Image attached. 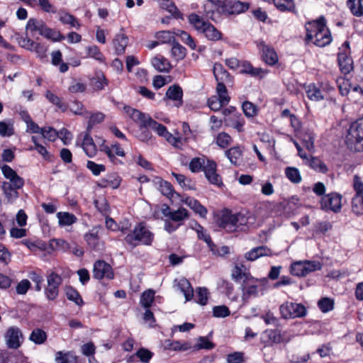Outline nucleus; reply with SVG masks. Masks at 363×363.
Returning a JSON list of instances; mask_svg holds the SVG:
<instances>
[{
	"label": "nucleus",
	"mask_w": 363,
	"mask_h": 363,
	"mask_svg": "<svg viewBox=\"0 0 363 363\" xmlns=\"http://www.w3.org/2000/svg\"><path fill=\"white\" fill-rule=\"evenodd\" d=\"M189 21L197 31L201 33L203 32V30H204L209 23L208 22L203 21L202 18L195 13H191L189 16Z\"/></svg>",
	"instance_id": "obj_41"
},
{
	"label": "nucleus",
	"mask_w": 363,
	"mask_h": 363,
	"mask_svg": "<svg viewBox=\"0 0 363 363\" xmlns=\"http://www.w3.org/2000/svg\"><path fill=\"white\" fill-rule=\"evenodd\" d=\"M251 277L248 269L242 264H235L232 269L231 277L235 282L242 284L243 281H246Z\"/></svg>",
	"instance_id": "obj_21"
},
{
	"label": "nucleus",
	"mask_w": 363,
	"mask_h": 363,
	"mask_svg": "<svg viewBox=\"0 0 363 363\" xmlns=\"http://www.w3.org/2000/svg\"><path fill=\"white\" fill-rule=\"evenodd\" d=\"M46 281L47 285L44 290L45 295L48 300L53 301L59 295V288L63 279L60 275L52 272L47 276Z\"/></svg>",
	"instance_id": "obj_9"
},
{
	"label": "nucleus",
	"mask_w": 363,
	"mask_h": 363,
	"mask_svg": "<svg viewBox=\"0 0 363 363\" xmlns=\"http://www.w3.org/2000/svg\"><path fill=\"white\" fill-rule=\"evenodd\" d=\"M345 143L351 150L356 152L363 150V118L351 124L346 135Z\"/></svg>",
	"instance_id": "obj_4"
},
{
	"label": "nucleus",
	"mask_w": 363,
	"mask_h": 363,
	"mask_svg": "<svg viewBox=\"0 0 363 363\" xmlns=\"http://www.w3.org/2000/svg\"><path fill=\"white\" fill-rule=\"evenodd\" d=\"M203 172L208 181L217 186L222 184L221 177L216 173V163L213 160H206Z\"/></svg>",
	"instance_id": "obj_18"
},
{
	"label": "nucleus",
	"mask_w": 363,
	"mask_h": 363,
	"mask_svg": "<svg viewBox=\"0 0 363 363\" xmlns=\"http://www.w3.org/2000/svg\"><path fill=\"white\" fill-rule=\"evenodd\" d=\"M177 288L184 294L186 301H190L194 297V289L186 278H180L175 281Z\"/></svg>",
	"instance_id": "obj_26"
},
{
	"label": "nucleus",
	"mask_w": 363,
	"mask_h": 363,
	"mask_svg": "<svg viewBox=\"0 0 363 363\" xmlns=\"http://www.w3.org/2000/svg\"><path fill=\"white\" fill-rule=\"evenodd\" d=\"M321 268L322 264L318 261H297L291 264L290 272L296 277H304Z\"/></svg>",
	"instance_id": "obj_7"
},
{
	"label": "nucleus",
	"mask_w": 363,
	"mask_h": 363,
	"mask_svg": "<svg viewBox=\"0 0 363 363\" xmlns=\"http://www.w3.org/2000/svg\"><path fill=\"white\" fill-rule=\"evenodd\" d=\"M258 46L262 51L263 60L267 64L274 65L278 62V56L272 48H269L264 42H260Z\"/></svg>",
	"instance_id": "obj_22"
},
{
	"label": "nucleus",
	"mask_w": 363,
	"mask_h": 363,
	"mask_svg": "<svg viewBox=\"0 0 363 363\" xmlns=\"http://www.w3.org/2000/svg\"><path fill=\"white\" fill-rule=\"evenodd\" d=\"M108 155L110 160L115 162L116 156L124 157L125 152L118 143L111 145V147L104 146L102 149Z\"/></svg>",
	"instance_id": "obj_33"
},
{
	"label": "nucleus",
	"mask_w": 363,
	"mask_h": 363,
	"mask_svg": "<svg viewBox=\"0 0 363 363\" xmlns=\"http://www.w3.org/2000/svg\"><path fill=\"white\" fill-rule=\"evenodd\" d=\"M121 179L116 174L108 175L106 178L101 179L102 187H111L113 189H117L121 184Z\"/></svg>",
	"instance_id": "obj_47"
},
{
	"label": "nucleus",
	"mask_w": 363,
	"mask_h": 363,
	"mask_svg": "<svg viewBox=\"0 0 363 363\" xmlns=\"http://www.w3.org/2000/svg\"><path fill=\"white\" fill-rule=\"evenodd\" d=\"M154 234L143 223L137 225L134 230L125 237V242L133 247L140 244L150 245Z\"/></svg>",
	"instance_id": "obj_5"
},
{
	"label": "nucleus",
	"mask_w": 363,
	"mask_h": 363,
	"mask_svg": "<svg viewBox=\"0 0 363 363\" xmlns=\"http://www.w3.org/2000/svg\"><path fill=\"white\" fill-rule=\"evenodd\" d=\"M274 6L281 11H291L295 9L294 0H273Z\"/></svg>",
	"instance_id": "obj_57"
},
{
	"label": "nucleus",
	"mask_w": 363,
	"mask_h": 363,
	"mask_svg": "<svg viewBox=\"0 0 363 363\" xmlns=\"http://www.w3.org/2000/svg\"><path fill=\"white\" fill-rule=\"evenodd\" d=\"M165 349L174 352H186L191 350V343L189 341L168 340L165 345Z\"/></svg>",
	"instance_id": "obj_27"
},
{
	"label": "nucleus",
	"mask_w": 363,
	"mask_h": 363,
	"mask_svg": "<svg viewBox=\"0 0 363 363\" xmlns=\"http://www.w3.org/2000/svg\"><path fill=\"white\" fill-rule=\"evenodd\" d=\"M202 33L205 35L206 38L213 41L218 40L221 39L222 37V33L210 23L207 25L205 29L203 30Z\"/></svg>",
	"instance_id": "obj_42"
},
{
	"label": "nucleus",
	"mask_w": 363,
	"mask_h": 363,
	"mask_svg": "<svg viewBox=\"0 0 363 363\" xmlns=\"http://www.w3.org/2000/svg\"><path fill=\"white\" fill-rule=\"evenodd\" d=\"M104 118L105 115L101 112L91 113L89 117L86 131L90 132L94 125L101 123Z\"/></svg>",
	"instance_id": "obj_61"
},
{
	"label": "nucleus",
	"mask_w": 363,
	"mask_h": 363,
	"mask_svg": "<svg viewBox=\"0 0 363 363\" xmlns=\"http://www.w3.org/2000/svg\"><path fill=\"white\" fill-rule=\"evenodd\" d=\"M175 35L177 36H179L181 38L182 41L188 46H189V48L191 50L196 49V43L194 39L188 33L184 30H178L177 32H175Z\"/></svg>",
	"instance_id": "obj_62"
},
{
	"label": "nucleus",
	"mask_w": 363,
	"mask_h": 363,
	"mask_svg": "<svg viewBox=\"0 0 363 363\" xmlns=\"http://www.w3.org/2000/svg\"><path fill=\"white\" fill-rule=\"evenodd\" d=\"M165 216L169 217L173 221L182 222L184 220L187 219L189 214L186 208L182 207L176 211H169Z\"/></svg>",
	"instance_id": "obj_40"
},
{
	"label": "nucleus",
	"mask_w": 363,
	"mask_h": 363,
	"mask_svg": "<svg viewBox=\"0 0 363 363\" xmlns=\"http://www.w3.org/2000/svg\"><path fill=\"white\" fill-rule=\"evenodd\" d=\"M337 61L341 72L344 74L350 73L353 69V61L350 57V48L348 41L344 42L339 48Z\"/></svg>",
	"instance_id": "obj_11"
},
{
	"label": "nucleus",
	"mask_w": 363,
	"mask_h": 363,
	"mask_svg": "<svg viewBox=\"0 0 363 363\" xmlns=\"http://www.w3.org/2000/svg\"><path fill=\"white\" fill-rule=\"evenodd\" d=\"M76 359L77 357L72 352L59 351L55 353V360L57 363H72Z\"/></svg>",
	"instance_id": "obj_46"
},
{
	"label": "nucleus",
	"mask_w": 363,
	"mask_h": 363,
	"mask_svg": "<svg viewBox=\"0 0 363 363\" xmlns=\"http://www.w3.org/2000/svg\"><path fill=\"white\" fill-rule=\"evenodd\" d=\"M332 91H333V87L328 84H321L319 86L315 84H311L306 88L308 98L315 101L323 100Z\"/></svg>",
	"instance_id": "obj_12"
},
{
	"label": "nucleus",
	"mask_w": 363,
	"mask_h": 363,
	"mask_svg": "<svg viewBox=\"0 0 363 363\" xmlns=\"http://www.w3.org/2000/svg\"><path fill=\"white\" fill-rule=\"evenodd\" d=\"M282 318L294 319L305 317L307 314L306 308L301 303L286 301L279 307Z\"/></svg>",
	"instance_id": "obj_6"
},
{
	"label": "nucleus",
	"mask_w": 363,
	"mask_h": 363,
	"mask_svg": "<svg viewBox=\"0 0 363 363\" xmlns=\"http://www.w3.org/2000/svg\"><path fill=\"white\" fill-rule=\"evenodd\" d=\"M320 206L322 209L337 213L342 208V196L337 193L328 194L322 197Z\"/></svg>",
	"instance_id": "obj_13"
},
{
	"label": "nucleus",
	"mask_w": 363,
	"mask_h": 363,
	"mask_svg": "<svg viewBox=\"0 0 363 363\" xmlns=\"http://www.w3.org/2000/svg\"><path fill=\"white\" fill-rule=\"evenodd\" d=\"M240 72L251 75L252 77H263L267 71L261 67H254L249 62L243 61L240 63Z\"/></svg>",
	"instance_id": "obj_25"
},
{
	"label": "nucleus",
	"mask_w": 363,
	"mask_h": 363,
	"mask_svg": "<svg viewBox=\"0 0 363 363\" xmlns=\"http://www.w3.org/2000/svg\"><path fill=\"white\" fill-rule=\"evenodd\" d=\"M152 64L160 72H169L171 69V65L168 60L161 55L155 57L152 60Z\"/></svg>",
	"instance_id": "obj_38"
},
{
	"label": "nucleus",
	"mask_w": 363,
	"mask_h": 363,
	"mask_svg": "<svg viewBox=\"0 0 363 363\" xmlns=\"http://www.w3.org/2000/svg\"><path fill=\"white\" fill-rule=\"evenodd\" d=\"M272 252L267 246H259L252 248L245 254V258L248 261H255L263 256H272Z\"/></svg>",
	"instance_id": "obj_20"
},
{
	"label": "nucleus",
	"mask_w": 363,
	"mask_h": 363,
	"mask_svg": "<svg viewBox=\"0 0 363 363\" xmlns=\"http://www.w3.org/2000/svg\"><path fill=\"white\" fill-rule=\"evenodd\" d=\"M304 147L310 152L314 150V135L312 132L307 131L301 136Z\"/></svg>",
	"instance_id": "obj_63"
},
{
	"label": "nucleus",
	"mask_w": 363,
	"mask_h": 363,
	"mask_svg": "<svg viewBox=\"0 0 363 363\" xmlns=\"http://www.w3.org/2000/svg\"><path fill=\"white\" fill-rule=\"evenodd\" d=\"M155 298V291L152 289L145 291L140 296V303L145 308H149Z\"/></svg>",
	"instance_id": "obj_56"
},
{
	"label": "nucleus",
	"mask_w": 363,
	"mask_h": 363,
	"mask_svg": "<svg viewBox=\"0 0 363 363\" xmlns=\"http://www.w3.org/2000/svg\"><path fill=\"white\" fill-rule=\"evenodd\" d=\"M208 299V289L204 287H199L196 289V302L201 306H205Z\"/></svg>",
	"instance_id": "obj_60"
},
{
	"label": "nucleus",
	"mask_w": 363,
	"mask_h": 363,
	"mask_svg": "<svg viewBox=\"0 0 363 363\" xmlns=\"http://www.w3.org/2000/svg\"><path fill=\"white\" fill-rule=\"evenodd\" d=\"M227 125L235 128L238 132L241 133L245 130V119L239 113H233L229 118L225 120Z\"/></svg>",
	"instance_id": "obj_30"
},
{
	"label": "nucleus",
	"mask_w": 363,
	"mask_h": 363,
	"mask_svg": "<svg viewBox=\"0 0 363 363\" xmlns=\"http://www.w3.org/2000/svg\"><path fill=\"white\" fill-rule=\"evenodd\" d=\"M158 2L162 9L167 10L173 16L177 18H182L181 13L172 0H158Z\"/></svg>",
	"instance_id": "obj_45"
},
{
	"label": "nucleus",
	"mask_w": 363,
	"mask_h": 363,
	"mask_svg": "<svg viewBox=\"0 0 363 363\" xmlns=\"http://www.w3.org/2000/svg\"><path fill=\"white\" fill-rule=\"evenodd\" d=\"M181 201L188 206L195 213L199 215L200 217L206 218L208 214L207 208L203 206L199 201L190 196H182Z\"/></svg>",
	"instance_id": "obj_19"
},
{
	"label": "nucleus",
	"mask_w": 363,
	"mask_h": 363,
	"mask_svg": "<svg viewBox=\"0 0 363 363\" xmlns=\"http://www.w3.org/2000/svg\"><path fill=\"white\" fill-rule=\"evenodd\" d=\"M260 281L258 279L251 277L246 281H243L240 286L242 291V301L246 303L250 298L258 296Z\"/></svg>",
	"instance_id": "obj_10"
},
{
	"label": "nucleus",
	"mask_w": 363,
	"mask_h": 363,
	"mask_svg": "<svg viewBox=\"0 0 363 363\" xmlns=\"http://www.w3.org/2000/svg\"><path fill=\"white\" fill-rule=\"evenodd\" d=\"M250 4L238 0H225L220 13L230 16L238 15L248 10Z\"/></svg>",
	"instance_id": "obj_15"
},
{
	"label": "nucleus",
	"mask_w": 363,
	"mask_h": 363,
	"mask_svg": "<svg viewBox=\"0 0 363 363\" xmlns=\"http://www.w3.org/2000/svg\"><path fill=\"white\" fill-rule=\"evenodd\" d=\"M45 26L46 24L43 21L30 18L27 22L26 29L27 32H30L32 36L34 35L35 33H38L41 35Z\"/></svg>",
	"instance_id": "obj_29"
},
{
	"label": "nucleus",
	"mask_w": 363,
	"mask_h": 363,
	"mask_svg": "<svg viewBox=\"0 0 363 363\" xmlns=\"http://www.w3.org/2000/svg\"><path fill=\"white\" fill-rule=\"evenodd\" d=\"M249 217L242 213H233L229 209H223L217 215V224L228 232H235L248 223Z\"/></svg>",
	"instance_id": "obj_3"
},
{
	"label": "nucleus",
	"mask_w": 363,
	"mask_h": 363,
	"mask_svg": "<svg viewBox=\"0 0 363 363\" xmlns=\"http://www.w3.org/2000/svg\"><path fill=\"white\" fill-rule=\"evenodd\" d=\"M262 342L266 345L281 342V335L279 331L276 330H267L262 335Z\"/></svg>",
	"instance_id": "obj_31"
},
{
	"label": "nucleus",
	"mask_w": 363,
	"mask_h": 363,
	"mask_svg": "<svg viewBox=\"0 0 363 363\" xmlns=\"http://www.w3.org/2000/svg\"><path fill=\"white\" fill-rule=\"evenodd\" d=\"M93 277L96 279H113L114 273L112 267L104 260H97L94 264Z\"/></svg>",
	"instance_id": "obj_16"
},
{
	"label": "nucleus",
	"mask_w": 363,
	"mask_h": 363,
	"mask_svg": "<svg viewBox=\"0 0 363 363\" xmlns=\"http://www.w3.org/2000/svg\"><path fill=\"white\" fill-rule=\"evenodd\" d=\"M1 188L9 202L11 203L18 197V189L21 188L10 186L8 184H2Z\"/></svg>",
	"instance_id": "obj_49"
},
{
	"label": "nucleus",
	"mask_w": 363,
	"mask_h": 363,
	"mask_svg": "<svg viewBox=\"0 0 363 363\" xmlns=\"http://www.w3.org/2000/svg\"><path fill=\"white\" fill-rule=\"evenodd\" d=\"M172 176L176 179L178 184L184 190H195L196 189L195 184L191 181V179H189L184 175L172 172Z\"/></svg>",
	"instance_id": "obj_44"
},
{
	"label": "nucleus",
	"mask_w": 363,
	"mask_h": 363,
	"mask_svg": "<svg viewBox=\"0 0 363 363\" xmlns=\"http://www.w3.org/2000/svg\"><path fill=\"white\" fill-rule=\"evenodd\" d=\"M1 172L4 177L8 179L2 184H8L14 188H22L24 185V180L9 165L4 164L1 167Z\"/></svg>",
	"instance_id": "obj_17"
},
{
	"label": "nucleus",
	"mask_w": 363,
	"mask_h": 363,
	"mask_svg": "<svg viewBox=\"0 0 363 363\" xmlns=\"http://www.w3.org/2000/svg\"><path fill=\"white\" fill-rule=\"evenodd\" d=\"M340 91L342 96H348L350 100L355 103H359L363 101V89L357 84H350L348 82H344L342 85H340Z\"/></svg>",
	"instance_id": "obj_14"
},
{
	"label": "nucleus",
	"mask_w": 363,
	"mask_h": 363,
	"mask_svg": "<svg viewBox=\"0 0 363 363\" xmlns=\"http://www.w3.org/2000/svg\"><path fill=\"white\" fill-rule=\"evenodd\" d=\"M225 155L232 164L239 165L242 161V150L239 147L230 148L225 151Z\"/></svg>",
	"instance_id": "obj_36"
},
{
	"label": "nucleus",
	"mask_w": 363,
	"mask_h": 363,
	"mask_svg": "<svg viewBox=\"0 0 363 363\" xmlns=\"http://www.w3.org/2000/svg\"><path fill=\"white\" fill-rule=\"evenodd\" d=\"M352 211L357 216L363 215V196H354L352 201Z\"/></svg>",
	"instance_id": "obj_58"
},
{
	"label": "nucleus",
	"mask_w": 363,
	"mask_h": 363,
	"mask_svg": "<svg viewBox=\"0 0 363 363\" xmlns=\"http://www.w3.org/2000/svg\"><path fill=\"white\" fill-rule=\"evenodd\" d=\"M4 339L6 345L9 349H18L23 342L24 337L21 330L16 325L9 327L4 335Z\"/></svg>",
	"instance_id": "obj_8"
},
{
	"label": "nucleus",
	"mask_w": 363,
	"mask_h": 363,
	"mask_svg": "<svg viewBox=\"0 0 363 363\" xmlns=\"http://www.w3.org/2000/svg\"><path fill=\"white\" fill-rule=\"evenodd\" d=\"M45 96L50 103L56 106L62 111L65 112L67 111V106L62 102L60 98L50 90L45 91Z\"/></svg>",
	"instance_id": "obj_54"
},
{
	"label": "nucleus",
	"mask_w": 363,
	"mask_h": 363,
	"mask_svg": "<svg viewBox=\"0 0 363 363\" xmlns=\"http://www.w3.org/2000/svg\"><path fill=\"white\" fill-rule=\"evenodd\" d=\"M306 30V42L313 43L318 47H325L332 42V35L325 24L323 16L315 21L308 22L305 26Z\"/></svg>",
	"instance_id": "obj_1"
},
{
	"label": "nucleus",
	"mask_w": 363,
	"mask_h": 363,
	"mask_svg": "<svg viewBox=\"0 0 363 363\" xmlns=\"http://www.w3.org/2000/svg\"><path fill=\"white\" fill-rule=\"evenodd\" d=\"M47 340L46 333L40 328L34 329L29 336V340L36 345H42Z\"/></svg>",
	"instance_id": "obj_43"
},
{
	"label": "nucleus",
	"mask_w": 363,
	"mask_h": 363,
	"mask_svg": "<svg viewBox=\"0 0 363 363\" xmlns=\"http://www.w3.org/2000/svg\"><path fill=\"white\" fill-rule=\"evenodd\" d=\"M128 43V38L124 33L116 35L113 39L112 44L117 55H121L125 52V48Z\"/></svg>",
	"instance_id": "obj_24"
},
{
	"label": "nucleus",
	"mask_w": 363,
	"mask_h": 363,
	"mask_svg": "<svg viewBox=\"0 0 363 363\" xmlns=\"http://www.w3.org/2000/svg\"><path fill=\"white\" fill-rule=\"evenodd\" d=\"M41 35L55 42L60 41L65 39V36L62 35L59 31L50 28L47 26H45Z\"/></svg>",
	"instance_id": "obj_55"
},
{
	"label": "nucleus",
	"mask_w": 363,
	"mask_h": 363,
	"mask_svg": "<svg viewBox=\"0 0 363 363\" xmlns=\"http://www.w3.org/2000/svg\"><path fill=\"white\" fill-rule=\"evenodd\" d=\"M166 97L177 102L176 106L182 104L183 91L179 85L170 86L166 92Z\"/></svg>",
	"instance_id": "obj_28"
},
{
	"label": "nucleus",
	"mask_w": 363,
	"mask_h": 363,
	"mask_svg": "<svg viewBox=\"0 0 363 363\" xmlns=\"http://www.w3.org/2000/svg\"><path fill=\"white\" fill-rule=\"evenodd\" d=\"M89 133L86 131L84 134L81 147L89 157H94L96 155L97 149Z\"/></svg>",
	"instance_id": "obj_23"
},
{
	"label": "nucleus",
	"mask_w": 363,
	"mask_h": 363,
	"mask_svg": "<svg viewBox=\"0 0 363 363\" xmlns=\"http://www.w3.org/2000/svg\"><path fill=\"white\" fill-rule=\"evenodd\" d=\"M56 216L58 219V224L61 227L72 225L77 220L74 214L68 212H58Z\"/></svg>",
	"instance_id": "obj_34"
},
{
	"label": "nucleus",
	"mask_w": 363,
	"mask_h": 363,
	"mask_svg": "<svg viewBox=\"0 0 363 363\" xmlns=\"http://www.w3.org/2000/svg\"><path fill=\"white\" fill-rule=\"evenodd\" d=\"M285 174L288 179L294 184H299L302 180L301 173L296 167H286Z\"/></svg>",
	"instance_id": "obj_51"
},
{
	"label": "nucleus",
	"mask_w": 363,
	"mask_h": 363,
	"mask_svg": "<svg viewBox=\"0 0 363 363\" xmlns=\"http://www.w3.org/2000/svg\"><path fill=\"white\" fill-rule=\"evenodd\" d=\"M305 164L319 172L325 173L328 171L325 164L318 157L311 156L305 162Z\"/></svg>",
	"instance_id": "obj_37"
},
{
	"label": "nucleus",
	"mask_w": 363,
	"mask_h": 363,
	"mask_svg": "<svg viewBox=\"0 0 363 363\" xmlns=\"http://www.w3.org/2000/svg\"><path fill=\"white\" fill-rule=\"evenodd\" d=\"M69 110L74 114L79 116H85L88 113L82 103L79 101H74L69 106Z\"/></svg>",
	"instance_id": "obj_64"
},
{
	"label": "nucleus",
	"mask_w": 363,
	"mask_h": 363,
	"mask_svg": "<svg viewBox=\"0 0 363 363\" xmlns=\"http://www.w3.org/2000/svg\"><path fill=\"white\" fill-rule=\"evenodd\" d=\"M99 228L94 227L84 235V240L86 243L90 247L94 250L97 249L99 245Z\"/></svg>",
	"instance_id": "obj_32"
},
{
	"label": "nucleus",
	"mask_w": 363,
	"mask_h": 363,
	"mask_svg": "<svg viewBox=\"0 0 363 363\" xmlns=\"http://www.w3.org/2000/svg\"><path fill=\"white\" fill-rule=\"evenodd\" d=\"M217 99L221 101L222 104L227 105L230 97L228 94V90L223 83H218L216 86Z\"/></svg>",
	"instance_id": "obj_50"
},
{
	"label": "nucleus",
	"mask_w": 363,
	"mask_h": 363,
	"mask_svg": "<svg viewBox=\"0 0 363 363\" xmlns=\"http://www.w3.org/2000/svg\"><path fill=\"white\" fill-rule=\"evenodd\" d=\"M186 54V50L184 47L179 43L174 42L172 44L171 49V55L177 61L183 60Z\"/></svg>",
	"instance_id": "obj_48"
},
{
	"label": "nucleus",
	"mask_w": 363,
	"mask_h": 363,
	"mask_svg": "<svg viewBox=\"0 0 363 363\" xmlns=\"http://www.w3.org/2000/svg\"><path fill=\"white\" fill-rule=\"evenodd\" d=\"M65 290L67 299L74 302L78 306L83 304L82 298L76 289L72 286H66Z\"/></svg>",
	"instance_id": "obj_52"
},
{
	"label": "nucleus",
	"mask_w": 363,
	"mask_h": 363,
	"mask_svg": "<svg viewBox=\"0 0 363 363\" xmlns=\"http://www.w3.org/2000/svg\"><path fill=\"white\" fill-rule=\"evenodd\" d=\"M214 347L213 343H212L206 337H199L196 340V343L194 345L191 344V351L196 352L201 350H211Z\"/></svg>",
	"instance_id": "obj_39"
},
{
	"label": "nucleus",
	"mask_w": 363,
	"mask_h": 363,
	"mask_svg": "<svg viewBox=\"0 0 363 363\" xmlns=\"http://www.w3.org/2000/svg\"><path fill=\"white\" fill-rule=\"evenodd\" d=\"M175 33H172L169 30H162L156 33V38L160 43H174Z\"/></svg>",
	"instance_id": "obj_53"
},
{
	"label": "nucleus",
	"mask_w": 363,
	"mask_h": 363,
	"mask_svg": "<svg viewBox=\"0 0 363 363\" xmlns=\"http://www.w3.org/2000/svg\"><path fill=\"white\" fill-rule=\"evenodd\" d=\"M213 74L218 83H225L230 80V75L221 64L216 63L213 66Z\"/></svg>",
	"instance_id": "obj_35"
},
{
	"label": "nucleus",
	"mask_w": 363,
	"mask_h": 363,
	"mask_svg": "<svg viewBox=\"0 0 363 363\" xmlns=\"http://www.w3.org/2000/svg\"><path fill=\"white\" fill-rule=\"evenodd\" d=\"M206 161L203 157H194L189 163V169L192 172H199L203 170Z\"/></svg>",
	"instance_id": "obj_59"
},
{
	"label": "nucleus",
	"mask_w": 363,
	"mask_h": 363,
	"mask_svg": "<svg viewBox=\"0 0 363 363\" xmlns=\"http://www.w3.org/2000/svg\"><path fill=\"white\" fill-rule=\"evenodd\" d=\"M123 110L131 119L140 125V128H150L160 136L164 137V138L167 135L169 134V132H168L165 126L158 123L148 114L142 113L140 111L128 106H125Z\"/></svg>",
	"instance_id": "obj_2"
}]
</instances>
